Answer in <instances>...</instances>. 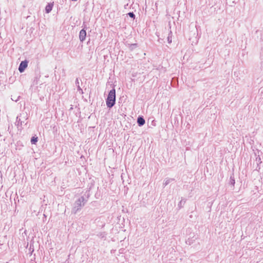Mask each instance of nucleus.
Segmentation results:
<instances>
[{"instance_id":"obj_18","label":"nucleus","mask_w":263,"mask_h":263,"mask_svg":"<svg viewBox=\"0 0 263 263\" xmlns=\"http://www.w3.org/2000/svg\"><path fill=\"white\" fill-rule=\"evenodd\" d=\"M6 263H9L8 262H7Z\"/></svg>"},{"instance_id":"obj_13","label":"nucleus","mask_w":263,"mask_h":263,"mask_svg":"<svg viewBox=\"0 0 263 263\" xmlns=\"http://www.w3.org/2000/svg\"><path fill=\"white\" fill-rule=\"evenodd\" d=\"M167 41L168 43H171L172 42V32L170 31L168 36H167Z\"/></svg>"},{"instance_id":"obj_15","label":"nucleus","mask_w":263,"mask_h":263,"mask_svg":"<svg viewBox=\"0 0 263 263\" xmlns=\"http://www.w3.org/2000/svg\"><path fill=\"white\" fill-rule=\"evenodd\" d=\"M16 122L17 123V126L22 125V122L21 121L20 119H18V117H17V118H16Z\"/></svg>"},{"instance_id":"obj_5","label":"nucleus","mask_w":263,"mask_h":263,"mask_svg":"<svg viewBox=\"0 0 263 263\" xmlns=\"http://www.w3.org/2000/svg\"><path fill=\"white\" fill-rule=\"evenodd\" d=\"M145 123V120L142 116H139L137 119V123L139 126H143Z\"/></svg>"},{"instance_id":"obj_10","label":"nucleus","mask_w":263,"mask_h":263,"mask_svg":"<svg viewBox=\"0 0 263 263\" xmlns=\"http://www.w3.org/2000/svg\"><path fill=\"white\" fill-rule=\"evenodd\" d=\"M174 180V179L167 178L165 180L164 182L163 183V185H164V186H165L166 185L168 184L171 182H172Z\"/></svg>"},{"instance_id":"obj_2","label":"nucleus","mask_w":263,"mask_h":263,"mask_svg":"<svg viewBox=\"0 0 263 263\" xmlns=\"http://www.w3.org/2000/svg\"><path fill=\"white\" fill-rule=\"evenodd\" d=\"M106 102L107 106L109 108H111L115 105L116 103V90L115 88H112L109 91Z\"/></svg>"},{"instance_id":"obj_8","label":"nucleus","mask_w":263,"mask_h":263,"mask_svg":"<svg viewBox=\"0 0 263 263\" xmlns=\"http://www.w3.org/2000/svg\"><path fill=\"white\" fill-rule=\"evenodd\" d=\"M186 202V200L184 198H182L179 203L178 204V208L179 209H181L183 207L184 205L185 204V203Z\"/></svg>"},{"instance_id":"obj_16","label":"nucleus","mask_w":263,"mask_h":263,"mask_svg":"<svg viewBox=\"0 0 263 263\" xmlns=\"http://www.w3.org/2000/svg\"><path fill=\"white\" fill-rule=\"evenodd\" d=\"M98 236L101 238H103L105 237V233H100L98 235Z\"/></svg>"},{"instance_id":"obj_7","label":"nucleus","mask_w":263,"mask_h":263,"mask_svg":"<svg viewBox=\"0 0 263 263\" xmlns=\"http://www.w3.org/2000/svg\"><path fill=\"white\" fill-rule=\"evenodd\" d=\"M53 4L52 3L48 4L45 7V11L47 13H49L52 9Z\"/></svg>"},{"instance_id":"obj_3","label":"nucleus","mask_w":263,"mask_h":263,"mask_svg":"<svg viewBox=\"0 0 263 263\" xmlns=\"http://www.w3.org/2000/svg\"><path fill=\"white\" fill-rule=\"evenodd\" d=\"M28 63V62L27 60H25L21 62L18 67V70L21 73L24 72L25 69L27 68Z\"/></svg>"},{"instance_id":"obj_17","label":"nucleus","mask_w":263,"mask_h":263,"mask_svg":"<svg viewBox=\"0 0 263 263\" xmlns=\"http://www.w3.org/2000/svg\"><path fill=\"white\" fill-rule=\"evenodd\" d=\"M260 158H259V159H258V161H260Z\"/></svg>"},{"instance_id":"obj_6","label":"nucleus","mask_w":263,"mask_h":263,"mask_svg":"<svg viewBox=\"0 0 263 263\" xmlns=\"http://www.w3.org/2000/svg\"><path fill=\"white\" fill-rule=\"evenodd\" d=\"M79 84H80V83H79V79L77 78L76 80V86H77L78 91L79 92V93L81 94H83V90L80 86Z\"/></svg>"},{"instance_id":"obj_4","label":"nucleus","mask_w":263,"mask_h":263,"mask_svg":"<svg viewBox=\"0 0 263 263\" xmlns=\"http://www.w3.org/2000/svg\"><path fill=\"white\" fill-rule=\"evenodd\" d=\"M86 32L84 29H82L79 33V39L81 42H83L86 38Z\"/></svg>"},{"instance_id":"obj_9","label":"nucleus","mask_w":263,"mask_h":263,"mask_svg":"<svg viewBox=\"0 0 263 263\" xmlns=\"http://www.w3.org/2000/svg\"><path fill=\"white\" fill-rule=\"evenodd\" d=\"M138 47L137 44L136 43L128 44V48L130 51H133Z\"/></svg>"},{"instance_id":"obj_1","label":"nucleus","mask_w":263,"mask_h":263,"mask_svg":"<svg viewBox=\"0 0 263 263\" xmlns=\"http://www.w3.org/2000/svg\"><path fill=\"white\" fill-rule=\"evenodd\" d=\"M88 198V195L86 198H85L84 196H81L78 199H77L74 203V206L72 209V212L74 214H76L79 211L81 210L82 207L84 206L86 203Z\"/></svg>"},{"instance_id":"obj_14","label":"nucleus","mask_w":263,"mask_h":263,"mask_svg":"<svg viewBox=\"0 0 263 263\" xmlns=\"http://www.w3.org/2000/svg\"><path fill=\"white\" fill-rule=\"evenodd\" d=\"M127 14H128V15L130 17H131L132 18L134 19L135 18V14L133 12H129Z\"/></svg>"},{"instance_id":"obj_11","label":"nucleus","mask_w":263,"mask_h":263,"mask_svg":"<svg viewBox=\"0 0 263 263\" xmlns=\"http://www.w3.org/2000/svg\"><path fill=\"white\" fill-rule=\"evenodd\" d=\"M235 183V180L234 179V177L233 176H231L230 178V184L232 185L233 186H234Z\"/></svg>"},{"instance_id":"obj_12","label":"nucleus","mask_w":263,"mask_h":263,"mask_svg":"<svg viewBox=\"0 0 263 263\" xmlns=\"http://www.w3.org/2000/svg\"><path fill=\"white\" fill-rule=\"evenodd\" d=\"M38 140V138L37 137H32L31 139V142L33 144H36Z\"/></svg>"}]
</instances>
